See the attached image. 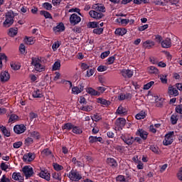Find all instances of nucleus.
<instances>
[{"label": "nucleus", "mask_w": 182, "mask_h": 182, "mask_svg": "<svg viewBox=\"0 0 182 182\" xmlns=\"http://www.w3.org/2000/svg\"><path fill=\"white\" fill-rule=\"evenodd\" d=\"M31 65L34 66L36 72H45V65L42 63V60L39 57H33L31 58Z\"/></svg>", "instance_id": "nucleus-1"}, {"label": "nucleus", "mask_w": 182, "mask_h": 182, "mask_svg": "<svg viewBox=\"0 0 182 182\" xmlns=\"http://www.w3.org/2000/svg\"><path fill=\"white\" fill-rule=\"evenodd\" d=\"M5 18L6 19L3 23V26H4V28H9V26H12V25H14V18H15L14 11L7 12Z\"/></svg>", "instance_id": "nucleus-2"}, {"label": "nucleus", "mask_w": 182, "mask_h": 182, "mask_svg": "<svg viewBox=\"0 0 182 182\" xmlns=\"http://www.w3.org/2000/svg\"><path fill=\"white\" fill-rule=\"evenodd\" d=\"M67 177L70 178L71 181H79L82 180V175L76 170H71Z\"/></svg>", "instance_id": "nucleus-3"}, {"label": "nucleus", "mask_w": 182, "mask_h": 182, "mask_svg": "<svg viewBox=\"0 0 182 182\" xmlns=\"http://www.w3.org/2000/svg\"><path fill=\"white\" fill-rule=\"evenodd\" d=\"M174 141V132H169L164 136L163 141L164 146H170Z\"/></svg>", "instance_id": "nucleus-4"}, {"label": "nucleus", "mask_w": 182, "mask_h": 182, "mask_svg": "<svg viewBox=\"0 0 182 182\" xmlns=\"http://www.w3.org/2000/svg\"><path fill=\"white\" fill-rule=\"evenodd\" d=\"M121 139L122 140H123V141H124V143H126V144H128V146H130V144H133V142L134 141V140H136V141H139V138H136L134 139V138L129 134L122 135Z\"/></svg>", "instance_id": "nucleus-5"}, {"label": "nucleus", "mask_w": 182, "mask_h": 182, "mask_svg": "<svg viewBox=\"0 0 182 182\" xmlns=\"http://www.w3.org/2000/svg\"><path fill=\"white\" fill-rule=\"evenodd\" d=\"M80 21H82V18L76 14H73L70 16V23L71 25H77V23H80Z\"/></svg>", "instance_id": "nucleus-6"}, {"label": "nucleus", "mask_w": 182, "mask_h": 182, "mask_svg": "<svg viewBox=\"0 0 182 182\" xmlns=\"http://www.w3.org/2000/svg\"><path fill=\"white\" fill-rule=\"evenodd\" d=\"M22 171L26 178L32 177L33 176V169L29 166H26L22 168Z\"/></svg>", "instance_id": "nucleus-7"}, {"label": "nucleus", "mask_w": 182, "mask_h": 182, "mask_svg": "<svg viewBox=\"0 0 182 182\" xmlns=\"http://www.w3.org/2000/svg\"><path fill=\"white\" fill-rule=\"evenodd\" d=\"M14 131L16 134H22L26 132V126L23 124H17L14 126Z\"/></svg>", "instance_id": "nucleus-8"}, {"label": "nucleus", "mask_w": 182, "mask_h": 182, "mask_svg": "<svg viewBox=\"0 0 182 182\" xmlns=\"http://www.w3.org/2000/svg\"><path fill=\"white\" fill-rule=\"evenodd\" d=\"M89 15L90 18L93 19H102L103 18V14L95 10H91L89 11Z\"/></svg>", "instance_id": "nucleus-9"}, {"label": "nucleus", "mask_w": 182, "mask_h": 182, "mask_svg": "<svg viewBox=\"0 0 182 182\" xmlns=\"http://www.w3.org/2000/svg\"><path fill=\"white\" fill-rule=\"evenodd\" d=\"M133 70L129 69H123L121 70V75L123 77L130 79L133 76Z\"/></svg>", "instance_id": "nucleus-10"}, {"label": "nucleus", "mask_w": 182, "mask_h": 182, "mask_svg": "<svg viewBox=\"0 0 182 182\" xmlns=\"http://www.w3.org/2000/svg\"><path fill=\"white\" fill-rule=\"evenodd\" d=\"M10 77L11 76L9 75V73L6 71H2L0 74V81L3 83H5V82H8Z\"/></svg>", "instance_id": "nucleus-11"}, {"label": "nucleus", "mask_w": 182, "mask_h": 182, "mask_svg": "<svg viewBox=\"0 0 182 182\" xmlns=\"http://www.w3.org/2000/svg\"><path fill=\"white\" fill-rule=\"evenodd\" d=\"M116 114H119V116H126V114H127V108L126 107H123V105H119L116 111Z\"/></svg>", "instance_id": "nucleus-12"}, {"label": "nucleus", "mask_w": 182, "mask_h": 182, "mask_svg": "<svg viewBox=\"0 0 182 182\" xmlns=\"http://www.w3.org/2000/svg\"><path fill=\"white\" fill-rule=\"evenodd\" d=\"M92 9L101 14L102 12H106V8L105 7V6L99 4L92 5Z\"/></svg>", "instance_id": "nucleus-13"}, {"label": "nucleus", "mask_w": 182, "mask_h": 182, "mask_svg": "<svg viewBox=\"0 0 182 182\" xmlns=\"http://www.w3.org/2000/svg\"><path fill=\"white\" fill-rule=\"evenodd\" d=\"M39 177L41 178H44V180H46L47 181H49L50 180V173L48 172V170H42L39 173H38Z\"/></svg>", "instance_id": "nucleus-14"}, {"label": "nucleus", "mask_w": 182, "mask_h": 182, "mask_svg": "<svg viewBox=\"0 0 182 182\" xmlns=\"http://www.w3.org/2000/svg\"><path fill=\"white\" fill-rule=\"evenodd\" d=\"M156 43L151 40H146L142 43L144 49H151Z\"/></svg>", "instance_id": "nucleus-15"}, {"label": "nucleus", "mask_w": 182, "mask_h": 182, "mask_svg": "<svg viewBox=\"0 0 182 182\" xmlns=\"http://www.w3.org/2000/svg\"><path fill=\"white\" fill-rule=\"evenodd\" d=\"M161 45L162 48L165 49H168V48H171V39L169 38H166L164 41L161 42Z\"/></svg>", "instance_id": "nucleus-16"}, {"label": "nucleus", "mask_w": 182, "mask_h": 182, "mask_svg": "<svg viewBox=\"0 0 182 182\" xmlns=\"http://www.w3.org/2000/svg\"><path fill=\"white\" fill-rule=\"evenodd\" d=\"M84 88L85 87L82 84L78 86L73 87L72 88V93L73 95H79V93H82Z\"/></svg>", "instance_id": "nucleus-17"}, {"label": "nucleus", "mask_w": 182, "mask_h": 182, "mask_svg": "<svg viewBox=\"0 0 182 182\" xmlns=\"http://www.w3.org/2000/svg\"><path fill=\"white\" fill-rule=\"evenodd\" d=\"M35 159V156L32 153L26 154L23 156V160L26 163H30V161H33Z\"/></svg>", "instance_id": "nucleus-18"}, {"label": "nucleus", "mask_w": 182, "mask_h": 182, "mask_svg": "<svg viewBox=\"0 0 182 182\" xmlns=\"http://www.w3.org/2000/svg\"><path fill=\"white\" fill-rule=\"evenodd\" d=\"M0 129L2 132L4 136H6V137L11 136V130L9 129V128H6V127L1 125L0 127Z\"/></svg>", "instance_id": "nucleus-19"}, {"label": "nucleus", "mask_w": 182, "mask_h": 182, "mask_svg": "<svg viewBox=\"0 0 182 182\" xmlns=\"http://www.w3.org/2000/svg\"><path fill=\"white\" fill-rule=\"evenodd\" d=\"M127 33V30L124 28H119L115 30V35L117 36H124Z\"/></svg>", "instance_id": "nucleus-20"}, {"label": "nucleus", "mask_w": 182, "mask_h": 182, "mask_svg": "<svg viewBox=\"0 0 182 182\" xmlns=\"http://www.w3.org/2000/svg\"><path fill=\"white\" fill-rule=\"evenodd\" d=\"M136 134L139 136L141 139H143V140H146L149 136V133L143 129H139Z\"/></svg>", "instance_id": "nucleus-21"}, {"label": "nucleus", "mask_w": 182, "mask_h": 182, "mask_svg": "<svg viewBox=\"0 0 182 182\" xmlns=\"http://www.w3.org/2000/svg\"><path fill=\"white\" fill-rule=\"evenodd\" d=\"M86 92L91 96H100V92L96 91V90L93 89L92 87L86 88Z\"/></svg>", "instance_id": "nucleus-22"}, {"label": "nucleus", "mask_w": 182, "mask_h": 182, "mask_svg": "<svg viewBox=\"0 0 182 182\" xmlns=\"http://www.w3.org/2000/svg\"><path fill=\"white\" fill-rule=\"evenodd\" d=\"M147 70L148 73H150V75H159V73H160L159 69L154 66L148 67Z\"/></svg>", "instance_id": "nucleus-23"}, {"label": "nucleus", "mask_w": 182, "mask_h": 182, "mask_svg": "<svg viewBox=\"0 0 182 182\" xmlns=\"http://www.w3.org/2000/svg\"><path fill=\"white\" fill-rule=\"evenodd\" d=\"M115 124L118 127H124L126 125V119L124 118H118L116 120Z\"/></svg>", "instance_id": "nucleus-24"}, {"label": "nucleus", "mask_w": 182, "mask_h": 182, "mask_svg": "<svg viewBox=\"0 0 182 182\" xmlns=\"http://www.w3.org/2000/svg\"><path fill=\"white\" fill-rule=\"evenodd\" d=\"M53 31L55 33H58V32H63V31H65V25L60 23L53 28Z\"/></svg>", "instance_id": "nucleus-25"}, {"label": "nucleus", "mask_w": 182, "mask_h": 182, "mask_svg": "<svg viewBox=\"0 0 182 182\" xmlns=\"http://www.w3.org/2000/svg\"><path fill=\"white\" fill-rule=\"evenodd\" d=\"M9 36L14 38L18 35V28H10L8 31Z\"/></svg>", "instance_id": "nucleus-26"}, {"label": "nucleus", "mask_w": 182, "mask_h": 182, "mask_svg": "<svg viewBox=\"0 0 182 182\" xmlns=\"http://www.w3.org/2000/svg\"><path fill=\"white\" fill-rule=\"evenodd\" d=\"M33 97L38 98V97H43V94L41 91V90L36 88L34 89L33 92H32Z\"/></svg>", "instance_id": "nucleus-27"}, {"label": "nucleus", "mask_w": 182, "mask_h": 182, "mask_svg": "<svg viewBox=\"0 0 182 182\" xmlns=\"http://www.w3.org/2000/svg\"><path fill=\"white\" fill-rule=\"evenodd\" d=\"M89 143L93 144V143H97V141H102L103 140V138L99 136H90L89 139Z\"/></svg>", "instance_id": "nucleus-28"}, {"label": "nucleus", "mask_w": 182, "mask_h": 182, "mask_svg": "<svg viewBox=\"0 0 182 182\" xmlns=\"http://www.w3.org/2000/svg\"><path fill=\"white\" fill-rule=\"evenodd\" d=\"M28 136L31 139H35L36 140H39V139H41V134L36 131L29 132Z\"/></svg>", "instance_id": "nucleus-29"}, {"label": "nucleus", "mask_w": 182, "mask_h": 182, "mask_svg": "<svg viewBox=\"0 0 182 182\" xmlns=\"http://www.w3.org/2000/svg\"><path fill=\"white\" fill-rule=\"evenodd\" d=\"M168 95L170 96H178V90L172 86L168 87Z\"/></svg>", "instance_id": "nucleus-30"}, {"label": "nucleus", "mask_w": 182, "mask_h": 182, "mask_svg": "<svg viewBox=\"0 0 182 182\" xmlns=\"http://www.w3.org/2000/svg\"><path fill=\"white\" fill-rule=\"evenodd\" d=\"M73 126H74L73 124H72L70 122H68V123L64 124L62 126V129L67 130L68 132H70V130H73Z\"/></svg>", "instance_id": "nucleus-31"}, {"label": "nucleus", "mask_w": 182, "mask_h": 182, "mask_svg": "<svg viewBox=\"0 0 182 182\" xmlns=\"http://www.w3.org/2000/svg\"><path fill=\"white\" fill-rule=\"evenodd\" d=\"M97 103H100V105H103L104 106H110V101L107 100L104 98H97Z\"/></svg>", "instance_id": "nucleus-32"}, {"label": "nucleus", "mask_w": 182, "mask_h": 182, "mask_svg": "<svg viewBox=\"0 0 182 182\" xmlns=\"http://www.w3.org/2000/svg\"><path fill=\"white\" fill-rule=\"evenodd\" d=\"M119 100H126V99H132V95L121 93L117 97Z\"/></svg>", "instance_id": "nucleus-33"}, {"label": "nucleus", "mask_w": 182, "mask_h": 182, "mask_svg": "<svg viewBox=\"0 0 182 182\" xmlns=\"http://www.w3.org/2000/svg\"><path fill=\"white\" fill-rule=\"evenodd\" d=\"M10 66L13 70H19L21 69V63L18 62H11Z\"/></svg>", "instance_id": "nucleus-34"}, {"label": "nucleus", "mask_w": 182, "mask_h": 182, "mask_svg": "<svg viewBox=\"0 0 182 182\" xmlns=\"http://www.w3.org/2000/svg\"><path fill=\"white\" fill-rule=\"evenodd\" d=\"M107 162L108 163V164H109V166H111L112 167H117V162L116 161V160L113 158H108L107 159Z\"/></svg>", "instance_id": "nucleus-35"}, {"label": "nucleus", "mask_w": 182, "mask_h": 182, "mask_svg": "<svg viewBox=\"0 0 182 182\" xmlns=\"http://www.w3.org/2000/svg\"><path fill=\"white\" fill-rule=\"evenodd\" d=\"M72 131H73V133H74L75 134H82V129L75 125H73Z\"/></svg>", "instance_id": "nucleus-36"}, {"label": "nucleus", "mask_w": 182, "mask_h": 182, "mask_svg": "<svg viewBox=\"0 0 182 182\" xmlns=\"http://www.w3.org/2000/svg\"><path fill=\"white\" fill-rule=\"evenodd\" d=\"M135 117L137 120H141V119H144L146 117V112L141 111L136 114Z\"/></svg>", "instance_id": "nucleus-37"}, {"label": "nucleus", "mask_w": 182, "mask_h": 182, "mask_svg": "<svg viewBox=\"0 0 182 182\" xmlns=\"http://www.w3.org/2000/svg\"><path fill=\"white\" fill-rule=\"evenodd\" d=\"M40 14L45 17L46 19H52V15L50 14L48 11H41Z\"/></svg>", "instance_id": "nucleus-38"}, {"label": "nucleus", "mask_w": 182, "mask_h": 182, "mask_svg": "<svg viewBox=\"0 0 182 182\" xmlns=\"http://www.w3.org/2000/svg\"><path fill=\"white\" fill-rule=\"evenodd\" d=\"M24 144L26 146H31V144H33V138H31V136L27 137L24 141Z\"/></svg>", "instance_id": "nucleus-39"}, {"label": "nucleus", "mask_w": 182, "mask_h": 182, "mask_svg": "<svg viewBox=\"0 0 182 182\" xmlns=\"http://www.w3.org/2000/svg\"><path fill=\"white\" fill-rule=\"evenodd\" d=\"M177 122H178V117L177 114H172L171 117V123H172V124H177Z\"/></svg>", "instance_id": "nucleus-40"}, {"label": "nucleus", "mask_w": 182, "mask_h": 182, "mask_svg": "<svg viewBox=\"0 0 182 182\" xmlns=\"http://www.w3.org/2000/svg\"><path fill=\"white\" fill-rule=\"evenodd\" d=\"M80 110H82L83 112H92L93 107L90 105H85L80 107Z\"/></svg>", "instance_id": "nucleus-41"}, {"label": "nucleus", "mask_w": 182, "mask_h": 182, "mask_svg": "<svg viewBox=\"0 0 182 182\" xmlns=\"http://www.w3.org/2000/svg\"><path fill=\"white\" fill-rule=\"evenodd\" d=\"M72 163H73V164H75V166H77V167H82V166H83V164H82V162L77 161V159H76V157H73L71 160Z\"/></svg>", "instance_id": "nucleus-42"}, {"label": "nucleus", "mask_w": 182, "mask_h": 182, "mask_svg": "<svg viewBox=\"0 0 182 182\" xmlns=\"http://www.w3.org/2000/svg\"><path fill=\"white\" fill-rule=\"evenodd\" d=\"M87 27L92 28H99V23H97V21L89 22Z\"/></svg>", "instance_id": "nucleus-43"}, {"label": "nucleus", "mask_w": 182, "mask_h": 182, "mask_svg": "<svg viewBox=\"0 0 182 182\" xmlns=\"http://www.w3.org/2000/svg\"><path fill=\"white\" fill-rule=\"evenodd\" d=\"M93 122H99L102 120V116L99 114H95L91 117Z\"/></svg>", "instance_id": "nucleus-44"}, {"label": "nucleus", "mask_w": 182, "mask_h": 182, "mask_svg": "<svg viewBox=\"0 0 182 182\" xmlns=\"http://www.w3.org/2000/svg\"><path fill=\"white\" fill-rule=\"evenodd\" d=\"M114 60H116V58L114 56H112L107 58L106 65H113L114 63Z\"/></svg>", "instance_id": "nucleus-45"}, {"label": "nucleus", "mask_w": 182, "mask_h": 182, "mask_svg": "<svg viewBox=\"0 0 182 182\" xmlns=\"http://www.w3.org/2000/svg\"><path fill=\"white\" fill-rule=\"evenodd\" d=\"M0 167L3 171H6V170L9 168V164L3 162L1 164Z\"/></svg>", "instance_id": "nucleus-46"}, {"label": "nucleus", "mask_w": 182, "mask_h": 182, "mask_svg": "<svg viewBox=\"0 0 182 182\" xmlns=\"http://www.w3.org/2000/svg\"><path fill=\"white\" fill-rule=\"evenodd\" d=\"M60 69V61H56L53 65V70H59Z\"/></svg>", "instance_id": "nucleus-47"}, {"label": "nucleus", "mask_w": 182, "mask_h": 182, "mask_svg": "<svg viewBox=\"0 0 182 182\" xmlns=\"http://www.w3.org/2000/svg\"><path fill=\"white\" fill-rule=\"evenodd\" d=\"M103 28H95L93 30V33H95V35H102V33H103Z\"/></svg>", "instance_id": "nucleus-48"}, {"label": "nucleus", "mask_w": 182, "mask_h": 182, "mask_svg": "<svg viewBox=\"0 0 182 182\" xmlns=\"http://www.w3.org/2000/svg\"><path fill=\"white\" fill-rule=\"evenodd\" d=\"M41 154L44 156H50V154H52V151L49 150V149H45L42 151Z\"/></svg>", "instance_id": "nucleus-49"}, {"label": "nucleus", "mask_w": 182, "mask_h": 182, "mask_svg": "<svg viewBox=\"0 0 182 182\" xmlns=\"http://www.w3.org/2000/svg\"><path fill=\"white\" fill-rule=\"evenodd\" d=\"M18 120V115L13 114L10 116L9 119V123H12V122H16Z\"/></svg>", "instance_id": "nucleus-50"}, {"label": "nucleus", "mask_w": 182, "mask_h": 182, "mask_svg": "<svg viewBox=\"0 0 182 182\" xmlns=\"http://www.w3.org/2000/svg\"><path fill=\"white\" fill-rule=\"evenodd\" d=\"M59 46H60V42L59 41H56L55 42L53 46H52V49L54 52H55V50H58V48H59Z\"/></svg>", "instance_id": "nucleus-51"}, {"label": "nucleus", "mask_w": 182, "mask_h": 182, "mask_svg": "<svg viewBox=\"0 0 182 182\" xmlns=\"http://www.w3.org/2000/svg\"><path fill=\"white\" fill-rule=\"evenodd\" d=\"M153 85H154V81H151V82H148L147 84L144 85V90H149V89H150V87H151L153 86Z\"/></svg>", "instance_id": "nucleus-52"}, {"label": "nucleus", "mask_w": 182, "mask_h": 182, "mask_svg": "<svg viewBox=\"0 0 182 182\" xmlns=\"http://www.w3.org/2000/svg\"><path fill=\"white\" fill-rule=\"evenodd\" d=\"M26 43H27V45H33V43H35L33 37L27 38L26 40Z\"/></svg>", "instance_id": "nucleus-53"}, {"label": "nucleus", "mask_w": 182, "mask_h": 182, "mask_svg": "<svg viewBox=\"0 0 182 182\" xmlns=\"http://www.w3.org/2000/svg\"><path fill=\"white\" fill-rule=\"evenodd\" d=\"M53 167L56 170V171H60V170H63V167L62 165L58 164H53Z\"/></svg>", "instance_id": "nucleus-54"}, {"label": "nucleus", "mask_w": 182, "mask_h": 182, "mask_svg": "<svg viewBox=\"0 0 182 182\" xmlns=\"http://www.w3.org/2000/svg\"><path fill=\"white\" fill-rule=\"evenodd\" d=\"M97 70L98 72H106V70H107V67L106 65H100Z\"/></svg>", "instance_id": "nucleus-55"}, {"label": "nucleus", "mask_w": 182, "mask_h": 182, "mask_svg": "<svg viewBox=\"0 0 182 182\" xmlns=\"http://www.w3.org/2000/svg\"><path fill=\"white\" fill-rule=\"evenodd\" d=\"M43 8L47 11H50V9H52V4L48 2H46L43 4Z\"/></svg>", "instance_id": "nucleus-56"}, {"label": "nucleus", "mask_w": 182, "mask_h": 182, "mask_svg": "<svg viewBox=\"0 0 182 182\" xmlns=\"http://www.w3.org/2000/svg\"><path fill=\"white\" fill-rule=\"evenodd\" d=\"M116 180H117V181L124 182V181H126V178L124 177V176L119 175L116 178Z\"/></svg>", "instance_id": "nucleus-57"}, {"label": "nucleus", "mask_w": 182, "mask_h": 182, "mask_svg": "<svg viewBox=\"0 0 182 182\" xmlns=\"http://www.w3.org/2000/svg\"><path fill=\"white\" fill-rule=\"evenodd\" d=\"M160 80L162 83H167V75H160Z\"/></svg>", "instance_id": "nucleus-58"}, {"label": "nucleus", "mask_w": 182, "mask_h": 182, "mask_svg": "<svg viewBox=\"0 0 182 182\" xmlns=\"http://www.w3.org/2000/svg\"><path fill=\"white\" fill-rule=\"evenodd\" d=\"M21 146H22V141H21L15 142L13 144L14 149H19V147H21Z\"/></svg>", "instance_id": "nucleus-59"}, {"label": "nucleus", "mask_w": 182, "mask_h": 182, "mask_svg": "<svg viewBox=\"0 0 182 182\" xmlns=\"http://www.w3.org/2000/svg\"><path fill=\"white\" fill-rule=\"evenodd\" d=\"M68 12L72 13V12H76L77 14H80L82 16V14H80V9L78 8H75V9H70Z\"/></svg>", "instance_id": "nucleus-60"}, {"label": "nucleus", "mask_w": 182, "mask_h": 182, "mask_svg": "<svg viewBox=\"0 0 182 182\" xmlns=\"http://www.w3.org/2000/svg\"><path fill=\"white\" fill-rule=\"evenodd\" d=\"M176 113H179V114H182V105H177L176 107Z\"/></svg>", "instance_id": "nucleus-61"}, {"label": "nucleus", "mask_w": 182, "mask_h": 182, "mask_svg": "<svg viewBox=\"0 0 182 182\" xmlns=\"http://www.w3.org/2000/svg\"><path fill=\"white\" fill-rule=\"evenodd\" d=\"M94 73H95V69H90L87 70V77H90V76H93Z\"/></svg>", "instance_id": "nucleus-62"}, {"label": "nucleus", "mask_w": 182, "mask_h": 182, "mask_svg": "<svg viewBox=\"0 0 182 182\" xmlns=\"http://www.w3.org/2000/svg\"><path fill=\"white\" fill-rule=\"evenodd\" d=\"M97 90H98V93H105L106 92V87H97Z\"/></svg>", "instance_id": "nucleus-63"}, {"label": "nucleus", "mask_w": 182, "mask_h": 182, "mask_svg": "<svg viewBox=\"0 0 182 182\" xmlns=\"http://www.w3.org/2000/svg\"><path fill=\"white\" fill-rule=\"evenodd\" d=\"M61 2L62 0H52V4L53 6H58V5H60Z\"/></svg>", "instance_id": "nucleus-64"}]
</instances>
